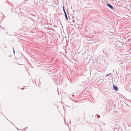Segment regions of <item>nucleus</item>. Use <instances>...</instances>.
<instances>
[{
  "label": "nucleus",
  "instance_id": "6e6552de",
  "mask_svg": "<svg viewBox=\"0 0 131 131\" xmlns=\"http://www.w3.org/2000/svg\"><path fill=\"white\" fill-rule=\"evenodd\" d=\"M111 74L110 73V74H108V75H111Z\"/></svg>",
  "mask_w": 131,
  "mask_h": 131
},
{
  "label": "nucleus",
  "instance_id": "7ed1b4c3",
  "mask_svg": "<svg viewBox=\"0 0 131 131\" xmlns=\"http://www.w3.org/2000/svg\"><path fill=\"white\" fill-rule=\"evenodd\" d=\"M106 5L112 9H113L114 8L110 4H106Z\"/></svg>",
  "mask_w": 131,
  "mask_h": 131
},
{
  "label": "nucleus",
  "instance_id": "423d86ee",
  "mask_svg": "<svg viewBox=\"0 0 131 131\" xmlns=\"http://www.w3.org/2000/svg\"><path fill=\"white\" fill-rule=\"evenodd\" d=\"M24 89V88H22L21 89V90H23Z\"/></svg>",
  "mask_w": 131,
  "mask_h": 131
},
{
  "label": "nucleus",
  "instance_id": "f03ea898",
  "mask_svg": "<svg viewBox=\"0 0 131 131\" xmlns=\"http://www.w3.org/2000/svg\"><path fill=\"white\" fill-rule=\"evenodd\" d=\"M113 89L114 90L116 91H117L118 90L117 87L115 85H113Z\"/></svg>",
  "mask_w": 131,
  "mask_h": 131
},
{
  "label": "nucleus",
  "instance_id": "20e7f679",
  "mask_svg": "<svg viewBox=\"0 0 131 131\" xmlns=\"http://www.w3.org/2000/svg\"><path fill=\"white\" fill-rule=\"evenodd\" d=\"M100 116L99 115H97V117L98 118H100Z\"/></svg>",
  "mask_w": 131,
  "mask_h": 131
},
{
  "label": "nucleus",
  "instance_id": "f257e3e1",
  "mask_svg": "<svg viewBox=\"0 0 131 131\" xmlns=\"http://www.w3.org/2000/svg\"><path fill=\"white\" fill-rule=\"evenodd\" d=\"M63 10L64 12V15H65V17L66 18V20H68V17H67V15L66 13L64 7V6H63Z\"/></svg>",
  "mask_w": 131,
  "mask_h": 131
},
{
  "label": "nucleus",
  "instance_id": "39448f33",
  "mask_svg": "<svg viewBox=\"0 0 131 131\" xmlns=\"http://www.w3.org/2000/svg\"><path fill=\"white\" fill-rule=\"evenodd\" d=\"M13 52H14V54L15 53V50L14 49V50H13Z\"/></svg>",
  "mask_w": 131,
  "mask_h": 131
},
{
  "label": "nucleus",
  "instance_id": "0eeeda50",
  "mask_svg": "<svg viewBox=\"0 0 131 131\" xmlns=\"http://www.w3.org/2000/svg\"><path fill=\"white\" fill-rule=\"evenodd\" d=\"M13 50H14V47H13Z\"/></svg>",
  "mask_w": 131,
  "mask_h": 131
},
{
  "label": "nucleus",
  "instance_id": "1a4fd4ad",
  "mask_svg": "<svg viewBox=\"0 0 131 131\" xmlns=\"http://www.w3.org/2000/svg\"><path fill=\"white\" fill-rule=\"evenodd\" d=\"M108 74L106 75V76H108Z\"/></svg>",
  "mask_w": 131,
  "mask_h": 131
}]
</instances>
